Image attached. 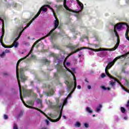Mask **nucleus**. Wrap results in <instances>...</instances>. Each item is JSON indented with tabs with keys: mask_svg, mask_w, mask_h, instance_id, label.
<instances>
[{
	"mask_svg": "<svg viewBox=\"0 0 129 129\" xmlns=\"http://www.w3.org/2000/svg\"><path fill=\"white\" fill-rule=\"evenodd\" d=\"M124 119H125V120H126V119H127V117L125 116V117H124Z\"/></svg>",
	"mask_w": 129,
	"mask_h": 129,
	"instance_id": "44",
	"label": "nucleus"
},
{
	"mask_svg": "<svg viewBox=\"0 0 129 129\" xmlns=\"http://www.w3.org/2000/svg\"><path fill=\"white\" fill-rule=\"evenodd\" d=\"M49 116L52 118H56L57 117L56 114H50Z\"/></svg>",
	"mask_w": 129,
	"mask_h": 129,
	"instance_id": "24",
	"label": "nucleus"
},
{
	"mask_svg": "<svg viewBox=\"0 0 129 129\" xmlns=\"http://www.w3.org/2000/svg\"><path fill=\"white\" fill-rule=\"evenodd\" d=\"M78 46H79L78 45H71L69 46V48H70V49H71L72 50H74V49L77 48Z\"/></svg>",
	"mask_w": 129,
	"mask_h": 129,
	"instance_id": "18",
	"label": "nucleus"
},
{
	"mask_svg": "<svg viewBox=\"0 0 129 129\" xmlns=\"http://www.w3.org/2000/svg\"><path fill=\"white\" fill-rule=\"evenodd\" d=\"M67 0H64L63 1V7L64 9L67 10V14H70V12L74 13V15L75 17H78L79 16V13L83 10V4L79 1V0H76L77 3L78 5L79 10L77 11H73L72 10L70 9L68 6L66 5V2Z\"/></svg>",
	"mask_w": 129,
	"mask_h": 129,
	"instance_id": "6",
	"label": "nucleus"
},
{
	"mask_svg": "<svg viewBox=\"0 0 129 129\" xmlns=\"http://www.w3.org/2000/svg\"><path fill=\"white\" fill-rule=\"evenodd\" d=\"M111 65H112V66H113V64H112V62H110L108 63V66H109L110 67V66H111Z\"/></svg>",
	"mask_w": 129,
	"mask_h": 129,
	"instance_id": "37",
	"label": "nucleus"
},
{
	"mask_svg": "<svg viewBox=\"0 0 129 129\" xmlns=\"http://www.w3.org/2000/svg\"><path fill=\"white\" fill-rule=\"evenodd\" d=\"M93 117H95V115H93Z\"/></svg>",
	"mask_w": 129,
	"mask_h": 129,
	"instance_id": "54",
	"label": "nucleus"
},
{
	"mask_svg": "<svg viewBox=\"0 0 129 129\" xmlns=\"http://www.w3.org/2000/svg\"><path fill=\"white\" fill-rule=\"evenodd\" d=\"M63 93H59V95H63Z\"/></svg>",
	"mask_w": 129,
	"mask_h": 129,
	"instance_id": "46",
	"label": "nucleus"
},
{
	"mask_svg": "<svg viewBox=\"0 0 129 129\" xmlns=\"http://www.w3.org/2000/svg\"><path fill=\"white\" fill-rule=\"evenodd\" d=\"M0 21H2L3 23L2 35L1 36V39H0V42L1 43L3 47H4V48H13V47H14V46L15 48H17V47L19 46V42L17 41L18 40H19V39L21 37V35H22V33H23V31H22V28H18L17 30L15 31V35L17 37V38L15 39L13 44V45H12L11 47L7 46L5 44H4V43H3V41H2V40H3V39L4 38V34H5V29H4V20H3L2 18H0Z\"/></svg>",
	"mask_w": 129,
	"mask_h": 129,
	"instance_id": "5",
	"label": "nucleus"
},
{
	"mask_svg": "<svg viewBox=\"0 0 129 129\" xmlns=\"http://www.w3.org/2000/svg\"><path fill=\"white\" fill-rule=\"evenodd\" d=\"M55 7L56 8V12H59L60 9H61L62 8V6H57L56 5L55 6Z\"/></svg>",
	"mask_w": 129,
	"mask_h": 129,
	"instance_id": "26",
	"label": "nucleus"
},
{
	"mask_svg": "<svg viewBox=\"0 0 129 129\" xmlns=\"http://www.w3.org/2000/svg\"><path fill=\"white\" fill-rule=\"evenodd\" d=\"M75 126H77V127H80V126H81V123L79 121H77L75 123Z\"/></svg>",
	"mask_w": 129,
	"mask_h": 129,
	"instance_id": "25",
	"label": "nucleus"
},
{
	"mask_svg": "<svg viewBox=\"0 0 129 129\" xmlns=\"http://www.w3.org/2000/svg\"><path fill=\"white\" fill-rule=\"evenodd\" d=\"M31 84H32V83H33V82H31Z\"/></svg>",
	"mask_w": 129,
	"mask_h": 129,
	"instance_id": "56",
	"label": "nucleus"
},
{
	"mask_svg": "<svg viewBox=\"0 0 129 129\" xmlns=\"http://www.w3.org/2000/svg\"><path fill=\"white\" fill-rule=\"evenodd\" d=\"M32 58H35L36 56L35 55H32Z\"/></svg>",
	"mask_w": 129,
	"mask_h": 129,
	"instance_id": "51",
	"label": "nucleus"
},
{
	"mask_svg": "<svg viewBox=\"0 0 129 129\" xmlns=\"http://www.w3.org/2000/svg\"><path fill=\"white\" fill-rule=\"evenodd\" d=\"M56 104L55 105V108L58 109L60 111V112H58V114H59V117L56 119H52L50 118V117H47L48 119L51 121V122H57V121H59L61 117L62 116V112L63 111V107H64V99H62V103H60L59 104V98H55Z\"/></svg>",
	"mask_w": 129,
	"mask_h": 129,
	"instance_id": "7",
	"label": "nucleus"
},
{
	"mask_svg": "<svg viewBox=\"0 0 129 129\" xmlns=\"http://www.w3.org/2000/svg\"><path fill=\"white\" fill-rule=\"evenodd\" d=\"M33 104H34V103L32 102V104H31L33 105Z\"/></svg>",
	"mask_w": 129,
	"mask_h": 129,
	"instance_id": "55",
	"label": "nucleus"
},
{
	"mask_svg": "<svg viewBox=\"0 0 129 129\" xmlns=\"http://www.w3.org/2000/svg\"><path fill=\"white\" fill-rule=\"evenodd\" d=\"M11 5H13V8H17V5L16 4V3H15L13 2H12L11 3L7 5V8H10V7H11Z\"/></svg>",
	"mask_w": 129,
	"mask_h": 129,
	"instance_id": "16",
	"label": "nucleus"
},
{
	"mask_svg": "<svg viewBox=\"0 0 129 129\" xmlns=\"http://www.w3.org/2000/svg\"><path fill=\"white\" fill-rule=\"evenodd\" d=\"M65 84L67 86V90L68 91H71V93L68 95L67 98L63 100V105H66L67 104L68 99L71 98L72 94L74 92L75 89H76V87H77V83L75 82H73V81L70 79L69 77H67L65 79L64 81Z\"/></svg>",
	"mask_w": 129,
	"mask_h": 129,
	"instance_id": "4",
	"label": "nucleus"
},
{
	"mask_svg": "<svg viewBox=\"0 0 129 129\" xmlns=\"http://www.w3.org/2000/svg\"><path fill=\"white\" fill-rule=\"evenodd\" d=\"M126 2L127 3V4H129V0H126Z\"/></svg>",
	"mask_w": 129,
	"mask_h": 129,
	"instance_id": "50",
	"label": "nucleus"
},
{
	"mask_svg": "<svg viewBox=\"0 0 129 129\" xmlns=\"http://www.w3.org/2000/svg\"><path fill=\"white\" fill-rule=\"evenodd\" d=\"M45 122H46V124L48 125V124H49V120H45Z\"/></svg>",
	"mask_w": 129,
	"mask_h": 129,
	"instance_id": "42",
	"label": "nucleus"
},
{
	"mask_svg": "<svg viewBox=\"0 0 129 129\" xmlns=\"http://www.w3.org/2000/svg\"><path fill=\"white\" fill-rule=\"evenodd\" d=\"M3 52L5 53V55H6V54H7L8 53H11V51H10V50H9V49H6L5 51H4Z\"/></svg>",
	"mask_w": 129,
	"mask_h": 129,
	"instance_id": "30",
	"label": "nucleus"
},
{
	"mask_svg": "<svg viewBox=\"0 0 129 129\" xmlns=\"http://www.w3.org/2000/svg\"><path fill=\"white\" fill-rule=\"evenodd\" d=\"M120 109H121V112H122V113H124V112H125V109H124V108L121 107Z\"/></svg>",
	"mask_w": 129,
	"mask_h": 129,
	"instance_id": "31",
	"label": "nucleus"
},
{
	"mask_svg": "<svg viewBox=\"0 0 129 129\" xmlns=\"http://www.w3.org/2000/svg\"><path fill=\"white\" fill-rule=\"evenodd\" d=\"M119 58H120V56H119L116 57V58H115L113 59V61L111 62V63H112V64L113 65H114V63H115V62H116V60H117L118 59H119Z\"/></svg>",
	"mask_w": 129,
	"mask_h": 129,
	"instance_id": "20",
	"label": "nucleus"
},
{
	"mask_svg": "<svg viewBox=\"0 0 129 129\" xmlns=\"http://www.w3.org/2000/svg\"><path fill=\"white\" fill-rule=\"evenodd\" d=\"M101 108H102V105L101 104L98 105L96 108V110H95L96 112L99 113L101 111Z\"/></svg>",
	"mask_w": 129,
	"mask_h": 129,
	"instance_id": "15",
	"label": "nucleus"
},
{
	"mask_svg": "<svg viewBox=\"0 0 129 129\" xmlns=\"http://www.w3.org/2000/svg\"><path fill=\"white\" fill-rule=\"evenodd\" d=\"M119 58H120V56H119L116 57V58H115L113 59V61L111 62V63H112V64L113 65H114V63H115V62H116V60H117L118 59H119Z\"/></svg>",
	"mask_w": 129,
	"mask_h": 129,
	"instance_id": "19",
	"label": "nucleus"
},
{
	"mask_svg": "<svg viewBox=\"0 0 129 129\" xmlns=\"http://www.w3.org/2000/svg\"><path fill=\"white\" fill-rule=\"evenodd\" d=\"M13 129H18V126L16 124H14Z\"/></svg>",
	"mask_w": 129,
	"mask_h": 129,
	"instance_id": "35",
	"label": "nucleus"
},
{
	"mask_svg": "<svg viewBox=\"0 0 129 129\" xmlns=\"http://www.w3.org/2000/svg\"><path fill=\"white\" fill-rule=\"evenodd\" d=\"M96 48H97V46H96Z\"/></svg>",
	"mask_w": 129,
	"mask_h": 129,
	"instance_id": "57",
	"label": "nucleus"
},
{
	"mask_svg": "<svg viewBox=\"0 0 129 129\" xmlns=\"http://www.w3.org/2000/svg\"><path fill=\"white\" fill-rule=\"evenodd\" d=\"M4 119H8V115H4Z\"/></svg>",
	"mask_w": 129,
	"mask_h": 129,
	"instance_id": "40",
	"label": "nucleus"
},
{
	"mask_svg": "<svg viewBox=\"0 0 129 129\" xmlns=\"http://www.w3.org/2000/svg\"><path fill=\"white\" fill-rule=\"evenodd\" d=\"M37 103L38 104H40V106H41V105H42V100H41L40 99H38L37 100Z\"/></svg>",
	"mask_w": 129,
	"mask_h": 129,
	"instance_id": "29",
	"label": "nucleus"
},
{
	"mask_svg": "<svg viewBox=\"0 0 129 129\" xmlns=\"http://www.w3.org/2000/svg\"><path fill=\"white\" fill-rule=\"evenodd\" d=\"M63 118H64V119H66V116L63 115Z\"/></svg>",
	"mask_w": 129,
	"mask_h": 129,
	"instance_id": "48",
	"label": "nucleus"
},
{
	"mask_svg": "<svg viewBox=\"0 0 129 129\" xmlns=\"http://www.w3.org/2000/svg\"><path fill=\"white\" fill-rule=\"evenodd\" d=\"M111 67H112V65H111L110 67L109 66H107L105 70V73L106 74V75H107V76L108 77H109L110 78H112V76H111V75H110V74H109V73H108V72H107V69H110V68H111Z\"/></svg>",
	"mask_w": 129,
	"mask_h": 129,
	"instance_id": "14",
	"label": "nucleus"
},
{
	"mask_svg": "<svg viewBox=\"0 0 129 129\" xmlns=\"http://www.w3.org/2000/svg\"><path fill=\"white\" fill-rule=\"evenodd\" d=\"M101 88H102V89H103V90H110V88H106L104 86H102Z\"/></svg>",
	"mask_w": 129,
	"mask_h": 129,
	"instance_id": "23",
	"label": "nucleus"
},
{
	"mask_svg": "<svg viewBox=\"0 0 129 129\" xmlns=\"http://www.w3.org/2000/svg\"><path fill=\"white\" fill-rule=\"evenodd\" d=\"M88 89H91V86L90 85L88 86Z\"/></svg>",
	"mask_w": 129,
	"mask_h": 129,
	"instance_id": "43",
	"label": "nucleus"
},
{
	"mask_svg": "<svg viewBox=\"0 0 129 129\" xmlns=\"http://www.w3.org/2000/svg\"><path fill=\"white\" fill-rule=\"evenodd\" d=\"M55 92V90L53 88L51 89L48 92L45 93V95L46 96H52Z\"/></svg>",
	"mask_w": 129,
	"mask_h": 129,
	"instance_id": "13",
	"label": "nucleus"
},
{
	"mask_svg": "<svg viewBox=\"0 0 129 129\" xmlns=\"http://www.w3.org/2000/svg\"><path fill=\"white\" fill-rule=\"evenodd\" d=\"M84 124L85 127H86V128H88V127H89V124L87 123H85Z\"/></svg>",
	"mask_w": 129,
	"mask_h": 129,
	"instance_id": "32",
	"label": "nucleus"
},
{
	"mask_svg": "<svg viewBox=\"0 0 129 129\" xmlns=\"http://www.w3.org/2000/svg\"><path fill=\"white\" fill-rule=\"evenodd\" d=\"M5 1H7V0H5Z\"/></svg>",
	"mask_w": 129,
	"mask_h": 129,
	"instance_id": "62",
	"label": "nucleus"
},
{
	"mask_svg": "<svg viewBox=\"0 0 129 129\" xmlns=\"http://www.w3.org/2000/svg\"><path fill=\"white\" fill-rule=\"evenodd\" d=\"M54 48V49H57L58 50H59V49H60V47H59V46L57 45H54L53 46Z\"/></svg>",
	"mask_w": 129,
	"mask_h": 129,
	"instance_id": "33",
	"label": "nucleus"
},
{
	"mask_svg": "<svg viewBox=\"0 0 129 129\" xmlns=\"http://www.w3.org/2000/svg\"><path fill=\"white\" fill-rule=\"evenodd\" d=\"M128 109L129 110V108H128Z\"/></svg>",
	"mask_w": 129,
	"mask_h": 129,
	"instance_id": "61",
	"label": "nucleus"
},
{
	"mask_svg": "<svg viewBox=\"0 0 129 129\" xmlns=\"http://www.w3.org/2000/svg\"><path fill=\"white\" fill-rule=\"evenodd\" d=\"M82 42H83V40H82Z\"/></svg>",
	"mask_w": 129,
	"mask_h": 129,
	"instance_id": "59",
	"label": "nucleus"
},
{
	"mask_svg": "<svg viewBox=\"0 0 129 129\" xmlns=\"http://www.w3.org/2000/svg\"><path fill=\"white\" fill-rule=\"evenodd\" d=\"M86 111H87V112H88V113H92V112H93V111H92V109H91V108L89 107H86Z\"/></svg>",
	"mask_w": 129,
	"mask_h": 129,
	"instance_id": "17",
	"label": "nucleus"
},
{
	"mask_svg": "<svg viewBox=\"0 0 129 129\" xmlns=\"http://www.w3.org/2000/svg\"><path fill=\"white\" fill-rule=\"evenodd\" d=\"M119 46V42H117L115 46L113 48H100L97 49H95L90 47H81L80 49H78L75 50V51L73 52L72 53L69 54L68 57L71 56L74 53H77V52H79L80 50H83V49H88V50H91L92 51H94V52H100L98 53V56H100L101 58H103V57H105L108 55V52L107 51H115L117 49V47Z\"/></svg>",
	"mask_w": 129,
	"mask_h": 129,
	"instance_id": "3",
	"label": "nucleus"
},
{
	"mask_svg": "<svg viewBox=\"0 0 129 129\" xmlns=\"http://www.w3.org/2000/svg\"><path fill=\"white\" fill-rule=\"evenodd\" d=\"M104 77H105V74H102V75H101V78H104Z\"/></svg>",
	"mask_w": 129,
	"mask_h": 129,
	"instance_id": "38",
	"label": "nucleus"
},
{
	"mask_svg": "<svg viewBox=\"0 0 129 129\" xmlns=\"http://www.w3.org/2000/svg\"><path fill=\"white\" fill-rule=\"evenodd\" d=\"M127 35H128V28L127 30V31H126L125 38L127 39V40H128V41H129V37H128V36H127Z\"/></svg>",
	"mask_w": 129,
	"mask_h": 129,
	"instance_id": "27",
	"label": "nucleus"
},
{
	"mask_svg": "<svg viewBox=\"0 0 129 129\" xmlns=\"http://www.w3.org/2000/svg\"><path fill=\"white\" fill-rule=\"evenodd\" d=\"M121 58H124V57H119V59H121Z\"/></svg>",
	"mask_w": 129,
	"mask_h": 129,
	"instance_id": "52",
	"label": "nucleus"
},
{
	"mask_svg": "<svg viewBox=\"0 0 129 129\" xmlns=\"http://www.w3.org/2000/svg\"><path fill=\"white\" fill-rule=\"evenodd\" d=\"M127 63H125V65H126Z\"/></svg>",
	"mask_w": 129,
	"mask_h": 129,
	"instance_id": "60",
	"label": "nucleus"
},
{
	"mask_svg": "<svg viewBox=\"0 0 129 129\" xmlns=\"http://www.w3.org/2000/svg\"><path fill=\"white\" fill-rule=\"evenodd\" d=\"M1 58H5L6 57V53L3 51L1 54H0Z\"/></svg>",
	"mask_w": 129,
	"mask_h": 129,
	"instance_id": "28",
	"label": "nucleus"
},
{
	"mask_svg": "<svg viewBox=\"0 0 129 129\" xmlns=\"http://www.w3.org/2000/svg\"><path fill=\"white\" fill-rule=\"evenodd\" d=\"M125 85H126L127 86L128 85V82L127 80H125Z\"/></svg>",
	"mask_w": 129,
	"mask_h": 129,
	"instance_id": "39",
	"label": "nucleus"
},
{
	"mask_svg": "<svg viewBox=\"0 0 129 129\" xmlns=\"http://www.w3.org/2000/svg\"><path fill=\"white\" fill-rule=\"evenodd\" d=\"M111 65H112V66H113V64H112V62H110L108 63V66H109L110 67V66H111Z\"/></svg>",
	"mask_w": 129,
	"mask_h": 129,
	"instance_id": "36",
	"label": "nucleus"
},
{
	"mask_svg": "<svg viewBox=\"0 0 129 129\" xmlns=\"http://www.w3.org/2000/svg\"><path fill=\"white\" fill-rule=\"evenodd\" d=\"M46 7L48 8L49 9H50V10H51V11L53 14V15L55 17V12H54V10H53L52 9V8H51L50 7V5H44L40 8V9L39 10L38 12L37 13V15H36L34 17V18H33L32 19L31 21L28 24H27V26L24 28V29H26L27 28L29 27L30 25H31L32 24V23H33V21H35V20H36V19H37V18H38V17H39V16H40V14H41V12H42V11L43 12H44L45 13H46V12H47L48 9H47V8H46Z\"/></svg>",
	"mask_w": 129,
	"mask_h": 129,
	"instance_id": "8",
	"label": "nucleus"
},
{
	"mask_svg": "<svg viewBox=\"0 0 129 129\" xmlns=\"http://www.w3.org/2000/svg\"><path fill=\"white\" fill-rule=\"evenodd\" d=\"M51 56L54 57L55 63H56L57 64L56 68L57 73L54 74V77L56 79H58L60 75H65V74H66L67 70L66 69L65 66L68 68V67L70 66V62L65 63V60L63 61V60L60 59L57 54L52 53Z\"/></svg>",
	"mask_w": 129,
	"mask_h": 129,
	"instance_id": "2",
	"label": "nucleus"
},
{
	"mask_svg": "<svg viewBox=\"0 0 129 129\" xmlns=\"http://www.w3.org/2000/svg\"><path fill=\"white\" fill-rule=\"evenodd\" d=\"M77 88H78V89H81V86L78 85V86H77Z\"/></svg>",
	"mask_w": 129,
	"mask_h": 129,
	"instance_id": "41",
	"label": "nucleus"
},
{
	"mask_svg": "<svg viewBox=\"0 0 129 129\" xmlns=\"http://www.w3.org/2000/svg\"><path fill=\"white\" fill-rule=\"evenodd\" d=\"M56 2L58 3L59 2H62V0H56Z\"/></svg>",
	"mask_w": 129,
	"mask_h": 129,
	"instance_id": "47",
	"label": "nucleus"
},
{
	"mask_svg": "<svg viewBox=\"0 0 129 129\" xmlns=\"http://www.w3.org/2000/svg\"><path fill=\"white\" fill-rule=\"evenodd\" d=\"M42 63H43V64H45L46 65H48V64L50 63V61L47 59H43L42 60Z\"/></svg>",
	"mask_w": 129,
	"mask_h": 129,
	"instance_id": "21",
	"label": "nucleus"
},
{
	"mask_svg": "<svg viewBox=\"0 0 129 129\" xmlns=\"http://www.w3.org/2000/svg\"><path fill=\"white\" fill-rule=\"evenodd\" d=\"M127 55H129V51L128 52L125 53L124 54H122L121 55H120V57H124V58H126L127 57Z\"/></svg>",
	"mask_w": 129,
	"mask_h": 129,
	"instance_id": "22",
	"label": "nucleus"
},
{
	"mask_svg": "<svg viewBox=\"0 0 129 129\" xmlns=\"http://www.w3.org/2000/svg\"><path fill=\"white\" fill-rule=\"evenodd\" d=\"M64 67H65L67 71H69V72H70L72 74L74 82H76V77H75V75L73 74V72H75V69L72 68L71 70H70V69H68L66 67V66H65V64H64Z\"/></svg>",
	"mask_w": 129,
	"mask_h": 129,
	"instance_id": "10",
	"label": "nucleus"
},
{
	"mask_svg": "<svg viewBox=\"0 0 129 129\" xmlns=\"http://www.w3.org/2000/svg\"><path fill=\"white\" fill-rule=\"evenodd\" d=\"M123 26H126V27L127 28L126 31H127V30L128 29V32H129V26L127 24H126L125 23H123L122 24L121 23H118V24H117V25L116 26H114V33L116 37H117V43H119V36H118V34H117V31H116V29L117 30H120V29H122V28H124V27H123Z\"/></svg>",
	"mask_w": 129,
	"mask_h": 129,
	"instance_id": "9",
	"label": "nucleus"
},
{
	"mask_svg": "<svg viewBox=\"0 0 129 129\" xmlns=\"http://www.w3.org/2000/svg\"><path fill=\"white\" fill-rule=\"evenodd\" d=\"M22 115H23V113L21 112L19 114V116H22Z\"/></svg>",
	"mask_w": 129,
	"mask_h": 129,
	"instance_id": "45",
	"label": "nucleus"
},
{
	"mask_svg": "<svg viewBox=\"0 0 129 129\" xmlns=\"http://www.w3.org/2000/svg\"><path fill=\"white\" fill-rule=\"evenodd\" d=\"M4 76H9V74L7 72H4Z\"/></svg>",
	"mask_w": 129,
	"mask_h": 129,
	"instance_id": "34",
	"label": "nucleus"
},
{
	"mask_svg": "<svg viewBox=\"0 0 129 129\" xmlns=\"http://www.w3.org/2000/svg\"><path fill=\"white\" fill-rule=\"evenodd\" d=\"M61 35V36H63V35H62V34H60Z\"/></svg>",
	"mask_w": 129,
	"mask_h": 129,
	"instance_id": "58",
	"label": "nucleus"
},
{
	"mask_svg": "<svg viewBox=\"0 0 129 129\" xmlns=\"http://www.w3.org/2000/svg\"><path fill=\"white\" fill-rule=\"evenodd\" d=\"M79 57H81V54H80V55H79Z\"/></svg>",
	"mask_w": 129,
	"mask_h": 129,
	"instance_id": "53",
	"label": "nucleus"
},
{
	"mask_svg": "<svg viewBox=\"0 0 129 129\" xmlns=\"http://www.w3.org/2000/svg\"><path fill=\"white\" fill-rule=\"evenodd\" d=\"M92 54H93V55L94 53H93V52H90V55H91Z\"/></svg>",
	"mask_w": 129,
	"mask_h": 129,
	"instance_id": "49",
	"label": "nucleus"
},
{
	"mask_svg": "<svg viewBox=\"0 0 129 129\" xmlns=\"http://www.w3.org/2000/svg\"><path fill=\"white\" fill-rule=\"evenodd\" d=\"M59 26V21L57 19H56L54 21V28L53 29H52L50 32L47 34V35L42 38H41L40 39H38V40H37L33 45L31 49L29 52V53L25 57L19 59L17 63V66H16V76H17V78L18 81V84H19V90H20V96H22V87H21V84H20V79H19V69H18V67H19V64H20V62H21V61H23V60H25V59H26L27 57H29V55H30V54H31V53H32V52H33V49H34V48H35V46L36 48H38V47H39V44H37L38 43H39V42H40V41H42V40H44V39H45V38H47V37H49V36H50L51 39H52L53 40V39H55V38H56V34H55L54 32V31H55V30H56V29H57V28H58V26Z\"/></svg>",
	"mask_w": 129,
	"mask_h": 129,
	"instance_id": "1",
	"label": "nucleus"
},
{
	"mask_svg": "<svg viewBox=\"0 0 129 129\" xmlns=\"http://www.w3.org/2000/svg\"><path fill=\"white\" fill-rule=\"evenodd\" d=\"M23 93L25 96H30L31 93H33V91L31 90H25L23 89Z\"/></svg>",
	"mask_w": 129,
	"mask_h": 129,
	"instance_id": "12",
	"label": "nucleus"
},
{
	"mask_svg": "<svg viewBox=\"0 0 129 129\" xmlns=\"http://www.w3.org/2000/svg\"><path fill=\"white\" fill-rule=\"evenodd\" d=\"M20 74L21 81L22 82H24V81H25V80H26L27 79V77H26V76H25V75H24V69H20Z\"/></svg>",
	"mask_w": 129,
	"mask_h": 129,
	"instance_id": "11",
	"label": "nucleus"
}]
</instances>
